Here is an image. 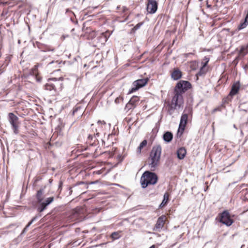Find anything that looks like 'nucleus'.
I'll use <instances>...</instances> for the list:
<instances>
[{"mask_svg":"<svg viewBox=\"0 0 248 248\" xmlns=\"http://www.w3.org/2000/svg\"><path fill=\"white\" fill-rule=\"evenodd\" d=\"M149 80L148 78H144L136 80L132 83V87L129 89L127 94H131L145 86Z\"/></svg>","mask_w":248,"mask_h":248,"instance_id":"0eeeda50","label":"nucleus"},{"mask_svg":"<svg viewBox=\"0 0 248 248\" xmlns=\"http://www.w3.org/2000/svg\"><path fill=\"white\" fill-rule=\"evenodd\" d=\"M127 10H128V9H127L126 7H123V12L125 13V12H126Z\"/></svg>","mask_w":248,"mask_h":248,"instance_id":"09e8293b","label":"nucleus"},{"mask_svg":"<svg viewBox=\"0 0 248 248\" xmlns=\"http://www.w3.org/2000/svg\"><path fill=\"white\" fill-rule=\"evenodd\" d=\"M226 235H227V233H225L223 234L224 236H226Z\"/></svg>","mask_w":248,"mask_h":248,"instance_id":"0e129e2a","label":"nucleus"},{"mask_svg":"<svg viewBox=\"0 0 248 248\" xmlns=\"http://www.w3.org/2000/svg\"><path fill=\"white\" fill-rule=\"evenodd\" d=\"M216 220L227 227L231 226L234 222L231 218V214L228 210H224L219 213L216 217Z\"/></svg>","mask_w":248,"mask_h":248,"instance_id":"423d86ee","label":"nucleus"},{"mask_svg":"<svg viewBox=\"0 0 248 248\" xmlns=\"http://www.w3.org/2000/svg\"><path fill=\"white\" fill-rule=\"evenodd\" d=\"M110 237L113 240H115L119 239L121 235L119 232H114L111 233Z\"/></svg>","mask_w":248,"mask_h":248,"instance_id":"c85d7f7f","label":"nucleus"},{"mask_svg":"<svg viewBox=\"0 0 248 248\" xmlns=\"http://www.w3.org/2000/svg\"><path fill=\"white\" fill-rule=\"evenodd\" d=\"M63 78H49L47 82L43 86V89L48 91L51 95H55L63 88Z\"/></svg>","mask_w":248,"mask_h":248,"instance_id":"7ed1b4c3","label":"nucleus"},{"mask_svg":"<svg viewBox=\"0 0 248 248\" xmlns=\"http://www.w3.org/2000/svg\"><path fill=\"white\" fill-rule=\"evenodd\" d=\"M42 78L40 77H36V80L37 82H40L42 81Z\"/></svg>","mask_w":248,"mask_h":248,"instance_id":"c03bdc74","label":"nucleus"},{"mask_svg":"<svg viewBox=\"0 0 248 248\" xmlns=\"http://www.w3.org/2000/svg\"><path fill=\"white\" fill-rule=\"evenodd\" d=\"M52 181H53V180H52V179H49V180H48V182H49V183H50V184H51V183H52Z\"/></svg>","mask_w":248,"mask_h":248,"instance_id":"864d4df0","label":"nucleus"},{"mask_svg":"<svg viewBox=\"0 0 248 248\" xmlns=\"http://www.w3.org/2000/svg\"><path fill=\"white\" fill-rule=\"evenodd\" d=\"M183 76L182 72L178 68H174L170 74L171 78L173 80H178Z\"/></svg>","mask_w":248,"mask_h":248,"instance_id":"4468645a","label":"nucleus"},{"mask_svg":"<svg viewBox=\"0 0 248 248\" xmlns=\"http://www.w3.org/2000/svg\"><path fill=\"white\" fill-rule=\"evenodd\" d=\"M60 69H57L56 71H60Z\"/></svg>","mask_w":248,"mask_h":248,"instance_id":"338daca9","label":"nucleus"},{"mask_svg":"<svg viewBox=\"0 0 248 248\" xmlns=\"http://www.w3.org/2000/svg\"><path fill=\"white\" fill-rule=\"evenodd\" d=\"M95 36H96V32L93 31H92L91 32V33L90 34L89 38H91V39H93Z\"/></svg>","mask_w":248,"mask_h":248,"instance_id":"4c0bfd02","label":"nucleus"},{"mask_svg":"<svg viewBox=\"0 0 248 248\" xmlns=\"http://www.w3.org/2000/svg\"><path fill=\"white\" fill-rule=\"evenodd\" d=\"M186 153L185 148L180 147L176 151L177 157L180 160H182L185 157Z\"/></svg>","mask_w":248,"mask_h":248,"instance_id":"a211bd4d","label":"nucleus"},{"mask_svg":"<svg viewBox=\"0 0 248 248\" xmlns=\"http://www.w3.org/2000/svg\"><path fill=\"white\" fill-rule=\"evenodd\" d=\"M243 111H247V110L246 109H242Z\"/></svg>","mask_w":248,"mask_h":248,"instance_id":"69168bd1","label":"nucleus"},{"mask_svg":"<svg viewBox=\"0 0 248 248\" xmlns=\"http://www.w3.org/2000/svg\"><path fill=\"white\" fill-rule=\"evenodd\" d=\"M241 84L239 81H235L231 87V90L229 93V98H233V96L237 94L240 89Z\"/></svg>","mask_w":248,"mask_h":248,"instance_id":"ddd939ff","label":"nucleus"},{"mask_svg":"<svg viewBox=\"0 0 248 248\" xmlns=\"http://www.w3.org/2000/svg\"><path fill=\"white\" fill-rule=\"evenodd\" d=\"M211 7V5H207V7Z\"/></svg>","mask_w":248,"mask_h":248,"instance_id":"774afa93","label":"nucleus"},{"mask_svg":"<svg viewBox=\"0 0 248 248\" xmlns=\"http://www.w3.org/2000/svg\"><path fill=\"white\" fill-rule=\"evenodd\" d=\"M241 51L246 50V51L248 52V45L246 47L242 46L241 47Z\"/></svg>","mask_w":248,"mask_h":248,"instance_id":"a19ab883","label":"nucleus"},{"mask_svg":"<svg viewBox=\"0 0 248 248\" xmlns=\"http://www.w3.org/2000/svg\"><path fill=\"white\" fill-rule=\"evenodd\" d=\"M140 100V98L139 96L136 95H133L129 100L128 103L126 104L124 109L128 111L130 109H134L136 106L137 103L139 102Z\"/></svg>","mask_w":248,"mask_h":248,"instance_id":"9b49d317","label":"nucleus"},{"mask_svg":"<svg viewBox=\"0 0 248 248\" xmlns=\"http://www.w3.org/2000/svg\"><path fill=\"white\" fill-rule=\"evenodd\" d=\"M108 38L109 36H108V35L105 32H102L101 33L99 36L97 37V39L102 44H104L106 42H107Z\"/></svg>","mask_w":248,"mask_h":248,"instance_id":"b1692460","label":"nucleus"},{"mask_svg":"<svg viewBox=\"0 0 248 248\" xmlns=\"http://www.w3.org/2000/svg\"><path fill=\"white\" fill-rule=\"evenodd\" d=\"M220 111V108H215L214 109V111Z\"/></svg>","mask_w":248,"mask_h":248,"instance_id":"603ef678","label":"nucleus"},{"mask_svg":"<svg viewBox=\"0 0 248 248\" xmlns=\"http://www.w3.org/2000/svg\"><path fill=\"white\" fill-rule=\"evenodd\" d=\"M201 66L203 67V68H206V66L208 65V64L206 62H203L202 61L201 62Z\"/></svg>","mask_w":248,"mask_h":248,"instance_id":"37998d69","label":"nucleus"},{"mask_svg":"<svg viewBox=\"0 0 248 248\" xmlns=\"http://www.w3.org/2000/svg\"><path fill=\"white\" fill-rule=\"evenodd\" d=\"M15 225H16V224H11V225H9V227H11V226H15Z\"/></svg>","mask_w":248,"mask_h":248,"instance_id":"052dcab7","label":"nucleus"},{"mask_svg":"<svg viewBox=\"0 0 248 248\" xmlns=\"http://www.w3.org/2000/svg\"><path fill=\"white\" fill-rule=\"evenodd\" d=\"M68 12H70V13H71V14H72L74 16H75V15L73 11H72L71 10H70V9H66V13H68Z\"/></svg>","mask_w":248,"mask_h":248,"instance_id":"49530a36","label":"nucleus"},{"mask_svg":"<svg viewBox=\"0 0 248 248\" xmlns=\"http://www.w3.org/2000/svg\"><path fill=\"white\" fill-rule=\"evenodd\" d=\"M10 61V59L9 56H7L6 58V59L5 60L4 63H3L2 66L4 65L5 67L7 66L8 65V64H9V63Z\"/></svg>","mask_w":248,"mask_h":248,"instance_id":"e433bc0d","label":"nucleus"},{"mask_svg":"<svg viewBox=\"0 0 248 248\" xmlns=\"http://www.w3.org/2000/svg\"><path fill=\"white\" fill-rule=\"evenodd\" d=\"M128 18V16H127L124 19H123V20H119L118 21L120 22H125L126 20H127Z\"/></svg>","mask_w":248,"mask_h":248,"instance_id":"a18cd8bd","label":"nucleus"},{"mask_svg":"<svg viewBox=\"0 0 248 248\" xmlns=\"http://www.w3.org/2000/svg\"><path fill=\"white\" fill-rule=\"evenodd\" d=\"M143 23V22H140L137 24L133 28L131 29V32H135L136 31L140 28Z\"/></svg>","mask_w":248,"mask_h":248,"instance_id":"2f4dec72","label":"nucleus"},{"mask_svg":"<svg viewBox=\"0 0 248 248\" xmlns=\"http://www.w3.org/2000/svg\"><path fill=\"white\" fill-rule=\"evenodd\" d=\"M167 205V204H166L165 203H163L162 202H161V203L159 204V208L160 209H161L163 207L166 206Z\"/></svg>","mask_w":248,"mask_h":248,"instance_id":"79ce46f5","label":"nucleus"},{"mask_svg":"<svg viewBox=\"0 0 248 248\" xmlns=\"http://www.w3.org/2000/svg\"><path fill=\"white\" fill-rule=\"evenodd\" d=\"M97 124H106V122H105V121H100V120H98V122H97Z\"/></svg>","mask_w":248,"mask_h":248,"instance_id":"de8ad7c7","label":"nucleus"},{"mask_svg":"<svg viewBox=\"0 0 248 248\" xmlns=\"http://www.w3.org/2000/svg\"><path fill=\"white\" fill-rule=\"evenodd\" d=\"M232 98L230 99V98H229V94L228 95L224 97L222 101V104L221 105V106L222 107H225V104L226 103H228L229 102H231Z\"/></svg>","mask_w":248,"mask_h":248,"instance_id":"7c9ffc66","label":"nucleus"},{"mask_svg":"<svg viewBox=\"0 0 248 248\" xmlns=\"http://www.w3.org/2000/svg\"><path fill=\"white\" fill-rule=\"evenodd\" d=\"M169 201H170L169 195L168 194V193L167 192H165L163 195L162 202L167 205L168 203H169Z\"/></svg>","mask_w":248,"mask_h":248,"instance_id":"c756f323","label":"nucleus"},{"mask_svg":"<svg viewBox=\"0 0 248 248\" xmlns=\"http://www.w3.org/2000/svg\"><path fill=\"white\" fill-rule=\"evenodd\" d=\"M118 158H120V157H121V155H119L118 156Z\"/></svg>","mask_w":248,"mask_h":248,"instance_id":"e2e57ef3","label":"nucleus"},{"mask_svg":"<svg viewBox=\"0 0 248 248\" xmlns=\"http://www.w3.org/2000/svg\"><path fill=\"white\" fill-rule=\"evenodd\" d=\"M31 226L29 223H27L24 228L22 230L20 234L17 236V238L15 239V240L17 242H20L22 240L23 237L25 235V234L27 232L29 227Z\"/></svg>","mask_w":248,"mask_h":248,"instance_id":"412c9836","label":"nucleus"},{"mask_svg":"<svg viewBox=\"0 0 248 248\" xmlns=\"http://www.w3.org/2000/svg\"><path fill=\"white\" fill-rule=\"evenodd\" d=\"M236 235V234H235H235H232V235L231 236V238L232 239H233V237H234V236H235Z\"/></svg>","mask_w":248,"mask_h":248,"instance_id":"5fc2aeb1","label":"nucleus"},{"mask_svg":"<svg viewBox=\"0 0 248 248\" xmlns=\"http://www.w3.org/2000/svg\"><path fill=\"white\" fill-rule=\"evenodd\" d=\"M46 186V185L41 186V187L37 191L35 194L36 201H32L31 202L32 207L36 210L38 214L34 216L28 222L31 225L42 216L40 213L46 210L47 207L51 204L54 200V197L53 196L44 199L43 195Z\"/></svg>","mask_w":248,"mask_h":248,"instance_id":"f03ea898","label":"nucleus"},{"mask_svg":"<svg viewBox=\"0 0 248 248\" xmlns=\"http://www.w3.org/2000/svg\"><path fill=\"white\" fill-rule=\"evenodd\" d=\"M207 72V69L206 68H203L201 66L199 71L197 73L195 76L198 78V77H202L206 74Z\"/></svg>","mask_w":248,"mask_h":248,"instance_id":"cd10ccee","label":"nucleus"},{"mask_svg":"<svg viewBox=\"0 0 248 248\" xmlns=\"http://www.w3.org/2000/svg\"><path fill=\"white\" fill-rule=\"evenodd\" d=\"M55 143H56V144H57L59 143V140L56 141Z\"/></svg>","mask_w":248,"mask_h":248,"instance_id":"680f3d73","label":"nucleus"},{"mask_svg":"<svg viewBox=\"0 0 248 248\" xmlns=\"http://www.w3.org/2000/svg\"><path fill=\"white\" fill-rule=\"evenodd\" d=\"M87 141L90 142V145L91 146H96L98 143V140L96 138V136H93L92 134L88 135Z\"/></svg>","mask_w":248,"mask_h":248,"instance_id":"aec40b11","label":"nucleus"},{"mask_svg":"<svg viewBox=\"0 0 248 248\" xmlns=\"http://www.w3.org/2000/svg\"><path fill=\"white\" fill-rule=\"evenodd\" d=\"M88 153H87L86 155H84V156L85 157H88Z\"/></svg>","mask_w":248,"mask_h":248,"instance_id":"13d9d810","label":"nucleus"},{"mask_svg":"<svg viewBox=\"0 0 248 248\" xmlns=\"http://www.w3.org/2000/svg\"><path fill=\"white\" fill-rule=\"evenodd\" d=\"M42 180V177L41 176H36L33 179V186H35L36 184Z\"/></svg>","mask_w":248,"mask_h":248,"instance_id":"473e14b6","label":"nucleus"},{"mask_svg":"<svg viewBox=\"0 0 248 248\" xmlns=\"http://www.w3.org/2000/svg\"><path fill=\"white\" fill-rule=\"evenodd\" d=\"M210 58L207 56H205L204 58L203 59L202 62H206L207 64H208V62H209Z\"/></svg>","mask_w":248,"mask_h":248,"instance_id":"ea45409f","label":"nucleus"},{"mask_svg":"<svg viewBox=\"0 0 248 248\" xmlns=\"http://www.w3.org/2000/svg\"><path fill=\"white\" fill-rule=\"evenodd\" d=\"M96 183H97V181L92 182L91 183V184H96Z\"/></svg>","mask_w":248,"mask_h":248,"instance_id":"6e6d98bb","label":"nucleus"},{"mask_svg":"<svg viewBox=\"0 0 248 248\" xmlns=\"http://www.w3.org/2000/svg\"><path fill=\"white\" fill-rule=\"evenodd\" d=\"M149 248H157V247L155 245H153L151 246H150Z\"/></svg>","mask_w":248,"mask_h":248,"instance_id":"3c124183","label":"nucleus"},{"mask_svg":"<svg viewBox=\"0 0 248 248\" xmlns=\"http://www.w3.org/2000/svg\"><path fill=\"white\" fill-rule=\"evenodd\" d=\"M62 63L63 64H71V63L69 61L63 62L62 61H52L48 63L47 66L51 67L53 64H54L55 65V67H57V66L60 65Z\"/></svg>","mask_w":248,"mask_h":248,"instance_id":"4be33fe9","label":"nucleus"},{"mask_svg":"<svg viewBox=\"0 0 248 248\" xmlns=\"http://www.w3.org/2000/svg\"><path fill=\"white\" fill-rule=\"evenodd\" d=\"M70 19L71 21V22L72 23H73L74 24H75V25H78V20L77 19H74L73 17H71L70 18Z\"/></svg>","mask_w":248,"mask_h":248,"instance_id":"58836bf2","label":"nucleus"},{"mask_svg":"<svg viewBox=\"0 0 248 248\" xmlns=\"http://www.w3.org/2000/svg\"><path fill=\"white\" fill-rule=\"evenodd\" d=\"M100 133L99 132H97L96 134H94L93 136H96V138L99 136Z\"/></svg>","mask_w":248,"mask_h":248,"instance_id":"8fccbe9b","label":"nucleus"},{"mask_svg":"<svg viewBox=\"0 0 248 248\" xmlns=\"http://www.w3.org/2000/svg\"><path fill=\"white\" fill-rule=\"evenodd\" d=\"M165 218L166 217L164 215H162L158 218L155 225V227L156 229H162L164 227Z\"/></svg>","mask_w":248,"mask_h":248,"instance_id":"6ab92c4d","label":"nucleus"},{"mask_svg":"<svg viewBox=\"0 0 248 248\" xmlns=\"http://www.w3.org/2000/svg\"><path fill=\"white\" fill-rule=\"evenodd\" d=\"M147 144V141L146 140H144L140 144L137 148V152L138 154H140L141 150L145 147Z\"/></svg>","mask_w":248,"mask_h":248,"instance_id":"bb28decb","label":"nucleus"},{"mask_svg":"<svg viewBox=\"0 0 248 248\" xmlns=\"http://www.w3.org/2000/svg\"><path fill=\"white\" fill-rule=\"evenodd\" d=\"M192 114V108L191 107H186L184 112L182 114L179 124L186 126L188 122V115Z\"/></svg>","mask_w":248,"mask_h":248,"instance_id":"1a4fd4ad","label":"nucleus"},{"mask_svg":"<svg viewBox=\"0 0 248 248\" xmlns=\"http://www.w3.org/2000/svg\"><path fill=\"white\" fill-rule=\"evenodd\" d=\"M185 127L186 126L184 125L179 124V127L176 135L177 138H180L182 137L185 130Z\"/></svg>","mask_w":248,"mask_h":248,"instance_id":"393cba45","label":"nucleus"},{"mask_svg":"<svg viewBox=\"0 0 248 248\" xmlns=\"http://www.w3.org/2000/svg\"><path fill=\"white\" fill-rule=\"evenodd\" d=\"M192 88V84L187 80H180L177 82L171 102L167 105L169 115H172L176 109L183 108L184 104L183 94Z\"/></svg>","mask_w":248,"mask_h":248,"instance_id":"f257e3e1","label":"nucleus"},{"mask_svg":"<svg viewBox=\"0 0 248 248\" xmlns=\"http://www.w3.org/2000/svg\"><path fill=\"white\" fill-rule=\"evenodd\" d=\"M160 127V124L158 123L155 124L154 128L152 129V136L151 137L153 138H155L157 133H158Z\"/></svg>","mask_w":248,"mask_h":248,"instance_id":"a878e982","label":"nucleus"},{"mask_svg":"<svg viewBox=\"0 0 248 248\" xmlns=\"http://www.w3.org/2000/svg\"><path fill=\"white\" fill-rule=\"evenodd\" d=\"M58 196H57V198H60V194H59V192H58Z\"/></svg>","mask_w":248,"mask_h":248,"instance_id":"bf43d9fd","label":"nucleus"},{"mask_svg":"<svg viewBox=\"0 0 248 248\" xmlns=\"http://www.w3.org/2000/svg\"><path fill=\"white\" fill-rule=\"evenodd\" d=\"M79 185H84V186L86 188H87L88 187V184L85 183V182H84L80 181V182H77L76 184L73 185L71 186H67V191H66V192L65 193V195L67 196H70L72 194V192H73L72 188L73 187H74L78 186Z\"/></svg>","mask_w":248,"mask_h":248,"instance_id":"2eb2a0df","label":"nucleus"},{"mask_svg":"<svg viewBox=\"0 0 248 248\" xmlns=\"http://www.w3.org/2000/svg\"><path fill=\"white\" fill-rule=\"evenodd\" d=\"M82 108L81 106H76L73 108L72 115H74L78 110Z\"/></svg>","mask_w":248,"mask_h":248,"instance_id":"f704fd0d","label":"nucleus"},{"mask_svg":"<svg viewBox=\"0 0 248 248\" xmlns=\"http://www.w3.org/2000/svg\"><path fill=\"white\" fill-rule=\"evenodd\" d=\"M173 135L170 131H166L162 135L163 140L166 143H170L173 139Z\"/></svg>","mask_w":248,"mask_h":248,"instance_id":"dca6fc26","label":"nucleus"},{"mask_svg":"<svg viewBox=\"0 0 248 248\" xmlns=\"http://www.w3.org/2000/svg\"><path fill=\"white\" fill-rule=\"evenodd\" d=\"M63 126L62 124L60 122V119H59V122L58 125L55 128V132L53 134V136L51 138H55V137L56 136L57 137H60V138L62 137V135L61 133L62 127Z\"/></svg>","mask_w":248,"mask_h":248,"instance_id":"f3484780","label":"nucleus"},{"mask_svg":"<svg viewBox=\"0 0 248 248\" xmlns=\"http://www.w3.org/2000/svg\"><path fill=\"white\" fill-rule=\"evenodd\" d=\"M8 120L11 125L12 128L13 130L14 134H17L19 133V125H18V117L16 116L14 113L10 112L8 113Z\"/></svg>","mask_w":248,"mask_h":248,"instance_id":"6e6552de","label":"nucleus"},{"mask_svg":"<svg viewBox=\"0 0 248 248\" xmlns=\"http://www.w3.org/2000/svg\"><path fill=\"white\" fill-rule=\"evenodd\" d=\"M161 152L162 148L160 145L158 144L153 147L149 155L151 161L149 164L152 171H154L158 166L160 160Z\"/></svg>","mask_w":248,"mask_h":248,"instance_id":"39448f33","label":"nucleus"},{"mask_svg":"<svg viewBox=\"0 0 248 248\" xmlns=\"http://www.w3.org/2000/svg\"><path fill=\"white\" fill-rule=\"evenodd\" d=\"M34 46H36V47L40 49V51L46 52L48 51H54L55 48L52 47L50 45H48L46 44H45L39 42L38 41H36L35 44H34Z\"/></svg>","mask_w":248,"mask_h":248,"instance_id":"f8f14e48","label":"nucleus"},{"mask_svg":"<svg viewBox=\"0 0 248 248\" xmlns=\"http://www.w3.org/2000/svg\"><path fill=\"white\" fill-rule=\"evenodd\" d=\"M158 2L156 0H148L146 4V10L149 14H154L157 10Z\"/></svg>","mask_w":248,"mask_h":248,"instance_id":"9d476101","label":"nucleus"},{"mask_svg":"<svg viewBox=\"0 0 248 248\" xmlns=\"http://www.w3.org/2000/svg\"><path fill=\"white\" fill-rule=\"evenodd\" d=\"M62 186H63V182H62V181L60 180L59 182L58 188V190H57V192H59V194H61V193L62 191Z\"/></svg>","mask_w":248,"mask_h":248,"instance_id":"72a5a7b5","label":"nucleus"},{"mask_svg":"<svg viewBox=\"0 0 248 248\" xmlns=\"http://www.w3.org/2000/svg\"><path fill=\"white\" fill-rule=\"evenodd\" d=\"M124 100V98L123 97L121 96H119V97H117L115 99V103L116 104H119L121 102H122Z\"/></svg>","mask_w":248,"mask_h":248,"instance_id":"c9c22d12","label":"nucleus"},{"mask_svg":"<svg viewBox=\"0 0 248 248\" xmlns=\"http://www.w3.org/2000/svg\"><path fill=\"white\" fill-rule=\"evenodd\" d=\"M233 127H234V128H235V129H237V127H236V125H235V124H233Z\"/></svg>","mask_w":248,"mask_h":248,"instance_id":"4d7b16f0","label":"nucleus"},{"mask_svg":"<svg viewBox=\"0 0 248 248\" xmlns=\"http://www.w3.org/2000/svg\"><path fill=\"white\" fill-rule=\"evenodd\" d=\"M158 176L156 173L150 170H145L142 174L140 183L141 187L145 189L149 185H155L158 181Z\"/></svg>","mask_w":248,"mask_h":248,"instance_id":"20e7f679","label":"nucleus"},{"mask_svg":"<svg viewBox=\"0 0 248 248\" xmlns=\"http://www.w3.org/2000/svg\"><path fill=\"white\" fill-rule=\"evenodd\" d=\"M248 25V18L245 16L244 18L241 20L240 24L237 28V30L239 31L242 30Z\"/></svg>","mask_w":248,"mask_h":248,"instance_id":"5701e85b","label":"nucleus"}]
</instances>
